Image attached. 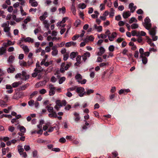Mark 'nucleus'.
Listing matches in <instances>:
<instances>
[{
  "mask_svg": "<svg viewBox=\"0 0 158 158\" xmlns=\"http://www.w3.org/2000/svg\"><path fill=\"white\" fill-rule=\"evenodd\" d=\"M90 54L89 52H87L85 53L83 56L82 57H83V59L84 62H85L87 59V57H89L90 56Z\"/></svg>",
  "mask_w": 158,
  "mask_h": 158,
  "instance_id": "20e7f679",
  "label": "nucleus"
},
{
  "mask_svg": "<svg viewBox=\"0 0 158 158\" xmlns=\"http://www.w3.org/2000/svg\"><path fill=\"white\" fill-rule=\"evenodd\" d=\"M71 63H69L67 64L64 67L65 70H67L71 66Z\"/></svg>",
  "mask_w": 158,
  "mask_h": 158,
  "instance_id": "c03bdc74",
  "label": "nucleus"
},
{
  "mask_svg": "<svg viewBox=\"0 0 158 158\" xmlns=\"http://www.w3.org/2000/svg\"><path fill=\"white\" fill-rule=\"evenodd\" d=\"M23 96V94L22 93H15L13 97V98L16 100H18L19 98H21Z\"/></svg>",
  "mask_w": 158,
  "mask_h": 158,
  "instance_id": "7ed1b4c3",
  "label": "nucleus"
},
{
  "mask_svg": "<svg viewBox=\"0 0 158 158\" xmlns=\"http://www.w3.org/2000/svg\"><path fill=\"white\" fill-rule=\"evenodd\" d=\"M34 103V101L33 100H31L28 102V104L30 106H33Z\"/></svg>",
  "mask_w": 158,
  "mask_h": 158,
  "instance_id": "e433bc0d",
  "label": "nucleus"
},
{
  "mask_svg": "<svg viewBox=\"0 0 158 158\" xmlns=\"http://www.w3.org/2000/svg\"><path fill=\"white\" fill-rule=\"evenodd\" d=\"M65 78L64 77H61L60 79L59 82V84H61L63 82L65 81Z\"/></svg>",
  "mask_w": 158,
  "mask_h": 158,
  "instance_id": "2f4dec72",
  "label": "nucleus"
},
{
  "mask_svg": "<svg viewBox=\"0 0 158 158\" xmlns=\"http://www.w3.org/2000/svg\"><path fill=\"white\" fill-rule=\"evenodd\" d=\"M15 70V69L12 66V65H10V67L8 68L7 69V71L8 73H12Z\"/></svg>",
  "mask_w": 158,
  "mask_h": 158,
  "instance_id": "dca6fc26",
  "label": "nucleus"
},
{
  "mask_svg": "<svg viewBox=\"0 0 158 158\" xmlns=\"http://www.w3.org/2000/svg\"><path fill=\"white\" fill-rule=\"evenodd\" d=\"M156 28L157 27L156 26L151 28L149 30L150 35L152 36H154L155 35L156 31Z\"/></svg>",
  "mask_w": 158,
  "mask_h": 158,
  "instance_id": "f03ea898",
  "label": "nucleus"
},
{
  "mask_svg": "<svg viewBox=\"0 0 158 158\" xmlns=\"http://www.w3.org/2000/svg\"><path fill=\"white\" fill-rule=\"evenodd\" d=\"M50 80L51 81L53 82H55L56 81V79L55 77L52 76L51 77Z\"/></svg>",
  "mask_w": 158,
  "mask_h": 158,
  "instance_id": "0e129e2a",
  "label": "nucleus"
},
{
  "mask_svg": "<svg viewBox=\"0 0 158 158\" xmlns=\"http://www.w3.org/2000/svg\"><path fill=\"white\" fill-rule=\"evenodd\" d=\"M68 17H64L63 18L62 20L60 22V23H64L66 20L68 19Z\"/></svg>",
  "mask_w": 158,
  "mask_h": 158,
  "instance_id": "ea45409f",
  "label": "nucleus"
},
{
  "mask_svg": "<svg viewBox=\"0 0 158 158\" xmlns=\"http://www.w3.org/2000/svg\"><path fill=\"white\" fill-rule=\"evenodd\" d=\"M31 5L32 6L36 7L38 5V3L37 2H34L31 3Z\"/></svg>",
  "mask_w": 158,
  "mask_h": 158,
  "instance_id": "5fc2aeb1",
  "label": "nucleus"
},
{
  "mask_svg": "<svg viewBox=\"0 0 158 158\" xmlns=\"http://www.w3.org/2000/svg\"><path fill=\"white\" fill-rule=\"evenodd\" d=\"M125 23L123 21H120L118 23V25L119 26H122L125 24Z\"/></svg>",
  "mask_w": 158,
  "mask_h": 158,
  "instance_id": "680f3d73",
  "label": "nucleus"
},
{
  "mask_svg": "<svg viewBox=\"0 0 158 158\" xmlns=\"http://www.w3.org/2000/svg\"><path fill=\"white\" fill-rule=\"evenodd\" d=\"M29 85L30 84L29 83H27L23 85L20 86V87L17 88V89L18 91L24 90L29 86Z\"/></svg>",
  "mask_w": 158,
  "mask_h": 158,
  "instance_id": "39448f33",
  "label": "nucleus"
},
{
  "mask_svg": "<svg viewBox=\"0 0 158 158\" xmlns=\"http://www.w3.org/2000/svg\"><path fill=\"white\" fill-rule=\"evenodd\" d=\"M85 89L84 88L79 87L77 88L76 92L78 93H82L85 91Z\"/></svg>",
  "mask_w": 158,
  "mask_h": 158,
  "instance_id": "4468645a",
  "label": "nucleus"
},
{
  "mask_svg": "<svg viewBox=\"0 0 158 158\" xmlns=\"http://www.w3.org/2000/svg\"><path fill=\"white\" fill-rule=\"evenodd\" d=\"M131 15L129 11L124 12L123 13V16L124 19L127 18Z\"/></svg>",
  "mask_w": 158,
  "mask_h": 158,
  "instance_id": "0eeeda50",
  "label": "nucleus"
},
{
  "mask_svg": "<svg viewBox=\"0 0 158 158\" xmlns=\"http://www.w3.org/2000/svg\"><path fill=\"white\" fill-rule=\"evenodd\" d=\"M2 47L3 48H6L9 46L8 43L7 42V43L4 42L3 43V44H2Z\"/></svg>",
  "mask_w": 158,
  "mask_h": 158,
  "instance_id": "bf43d9fd",
  "label": "nucleus"
},
{
  "mask_svg": "<svg viewBox=\"0 0 158 158\" xmlns=\"http://www.w3.org/2000/svg\"><path fill=\"white\" fill-rule=\"evenodd\" d=\"M22 83V82L20 81H19L13 83L11 85L12 87L16 88L18 87L19 85H21Z\"/></svg>",
  "mask_w": 158,
  "mask_h": 158,
  "instance_id": "f3484780",
  "label": "nucleus"
},
{
  "mask_svg": "<svg viewBox=\"0 0 158 158\" xmlns=\"http://www.w3.org/2000/svg\"><path fill=\"white\" fill-rule=\"evenodd\" d=\"M137 21V20L134 17L131 18L129 21V23L131 24L133 22H136Z\"/></svg>",
  "mask_w": 158,
  "mask_h": 158,
  "instance_id": "7c9ffc66",
  "label": "nucleus"
},
{
  "mask_svg": "<svg viewBox=\"0 0 158 158\" xmlns=\"http://www.w3.org/2000/svg\"><path fill=\"white\" fill-rule=\"evenodd\" d=\"M46 92V91L45 89H42L40 91V93L41 94H44Z\"/></svg>",
  "mask_w": 158,
  "mask_h": 158,
  "instance_id": "13d9d810",
  "label": "nucleus"
},
{
  "mask_svg": "<svg viewBox=\"0 0 158 158\" xmlns=\"http://www.w3.org/2000/svg\"><path fill=\"white\" fill-rule=\"evenodd\" d=\"M69 57L68 54L66 53L64 55L63 60L64 61L66 60Z\"/></svg>",
  "mask_w": 158,
  "mask_h": 158,
  "instance_id": "58836bf2",
  "label": "nucleus"
},
{
  "mask_svg": "<svg viewBox=\"0 0 158 158\" xmlns=\"http://www.w3.org/2000/svg\"><path fill=\"white\" fill-rule=\"evenodd\" d=\"M146 33L145 32L143 31H139L138 32L137 35V36H144L146 35Z\"/></svg>",
  "mask_w": 158,
  "mask_h": 158,
  "instance_id": "b1692460",
  "label": "nucleus"
},
{
  "mask_svg": "<svg viewBox=\"0 0 158 158\" xmlns=\"http://www.w3.org/2000/svg\"><path fill=\"white\" fill-rule=\"evenodd\" d=\"M14 50V48L13 47H9L8 49V51L10 52L13 51Z\"/></svg>",
  "mask_w": 158,
  "mask_h": 158,
  "instance_id": "69168bd1",
  "label": "nucleus"
},
{
  "mask_svg": "<svg viewBox=\"0 0 158 158\" xmlns=\"http://www.w3.org/2000/svg\"><path fill=\"white\" fill-rule=\"evenodd\" d=\"M21 66L26 67L28 65L27 63L25 61H23L20 64Z\"/></svg>",
  "mask_w": 158,
  "mask_h": 158,
  "instance_id": "3c124183",
  "label": "nucleus"
},
{
  "mask_svg": "<svg viewBox=\"0 0 158 158\" xmlns=\"http://www.w3.org/2000/svg\"><path fill=\"white\" fill-rule=\"evenodd\" d=\"M74 115L75 117L74 118V120L75 122H78L80 120V117L79 114L76 112H75L74 113Z\"/></svg>",
  "mask_w": 158,
  "mask_h": 158,
  "instance_id": "6e6552de",
  "label": "nucleus"
},
{
  "mask_svg": "<svg viewBox=\"0 0 158 158\" xmlns=\"http://www.w3.org/2000/svg\"><path fill=\"white\" fill-rule=\"evenodd\" d=\"M136 13L138 14H143V12L142 9H139L137 10Z\"/></svg>",
  "mask_w": 158,
  "mask_h": 158,
  "instance_id": "4d7b16f0",
  "label": "nucleus"
},
{
  "mask_svg": "<svg viewBox=\"0 0 158 158\" xmlns=\"http://www.w3.org/2000/svg\"><path fill=\"white\" fill-rule=\"evenodd\" d=\"M33 63L34 61L32 58L29 59V60L27 62L28 66H30L33 64Z\"/></svg>",
  "mask_w": 158,
  "mask_h": 158,
  "instance_id": "bb28decb",
  "label": "nucleus"
},
{
  "mask_svg": "<svg viewBox=\"0 0 158 158\" xmlns=\"http://www.w3.org/2000/svg\"><path fill=\"white\" fill-rule=\"evenodd\" d=\"M79 7L81 8L82 9H84L86 7V5L85 4L83 3L79 5Z\"/></svg>",
  "mask_w": 158,
  "mask_h": 158,
  "instance_id": "a18cd8bd",
  "label": "nucleus"
},
{
  "mask_svg": "<svg viewBox=\"0 0 158 158\" xmlns=\"http://www.w3.org/2000/svg\"><path fill=\"white\" fill-rule=\"evenodd\" d=\"M56 104L57 105L59 106H62V103L60 100H57L56 101Z\"/></svg>",
  "mask_w": 158,
  "mask_h": 158,
  "instance_id": "c9c22d12",
  "label": "nucleus"
},
{
  "mask_svg": "<svg viewBox=\"0 0 158 158\" xmlns=\"http://www.w3.org/2000/svg\"><path fill=\"white\" fill-rule=\"evenodd\" d=\"M24 148L25 150L27 151L30 149V148L29 145H25L24 146Z\"/></svg>",
  "mask_w": 158,
  "mask_h": 158,
  "instance_id": "6e6d98bb",
  "label": "nucleus"
},
{
  "mask_svg": "<svg viewBox=\"0 0 158 158\" xmlns=\"http://www.w3.org/2000/svg\"><path fill=\"white\" fill-rule=\"evenodd\" d=\"M99 49L100 51L98 52L97 55L101 56L105 52V49L102 47H101Z\"/></svg>",
  "mask_w": 158,
  "mask_h": 158,
  "instance_id": "9b49d317",
  "label": "nucleus"
},
{
  "mask_svg": "<svg viewBox=\"0 0 158 158\" xmlns=\"http://www.w3.org/2000/svg\"><path fill=\"white\" fill-rule=\"evenodd\" d=\"M67 93L66 94V95L69 97H71L73 95L70 92V91H69V90H67Z\"/></svg>",
  "mask_w": 158,
  "mask_h": 158,
  "instance_id": "603ef678",
  "label": "nucleus"
},
{
  "mask_svg": "<svg viewBox=\"0 0 158 158\" xmlns=\"http://www.w3.org/2000/svg\"><path fill=\"white\" fill-rule=\"evenodd\" d=\"M48 116L51 118L53 117L56 118L57 117L56 113L55 111L49 114H48Z\"/></svg>",
  "mask_w": 158,
  "mask_h": 158,
  "instance_id": "aec40b11",
  "label": "nucleus"
},
{
  "mask_svg": "<svg viewBox=\"0 0 158 158\" xmlns=\"http://www.w3.org/2000/svg\"><path fill=\"white\" fill-rule=\"evenodd\" d=\"M71 10L72 12L73 13L74 15H75L76 13V8L75 7V4L72 3L71 7Z\"/></svg>",
  "mask_w": 158,
  "mask_h": 158,
  "instance_id": "4be33fe9",
  "label": "nucleus"
},
{
  "mask_svg": "<svg viewBox=\"0 0 158 158\" xmlns=\"http://www.w3.org/2000/svg\"><path fill=\"white\" fill-rule=\"evenodd\" d=\"M17 128L20 130V131L23 133H24L26 131V128L23 126H20V125H18Z\"/></svg>",
  "mask_w": 158,
  "mask_h": 158,
  "instance_id": "f8f14e48",
  "label": "nucleus"
},
{
  "mask_svg": "<svg viewBox=\"0 0 158 158\" xmlns=\"http://www.w3.org/2000/svg\"><path fill=\"white\" fill-rule=\"evenodd\" d=\"M22 48L25 54L28 53L29 52V50L27 46H23Z\"/></svg>",
  "mask_w": 158,
  "mask_h": 158,
  "instance_id": "5701e85b",
  "label": "nucleus"
},
{
  "mask_svg": "<svg viewBox=\"0 0 158 158\" xmlns=\"http://www.w3.org/2000/svg\"><path fill=\"white\" fill-rule=\"evenodd\" d=\"M46 108L47 109L49 113H51L54 112L53 107L49 106H46Z\"/></svg>",
  "mask_w": 158,
  "mask_h": 158,
  "instance_id": "393cba45",
  "label": "nucleus"
},
{
  "mask_svg": "<svg viewBox=\"0 0 158 158\" xmlns=\"http://www.w3.org/2000/svg\"><path fill=\"white\" fill-rule=\"evenodd\" d=\"M22 39V41H24L25 42H28L33 43L34 42L33 39L29 37H27L26 38L23 37Z\"/></svg>",
  "mask_w": 158,
  "mask_h": 158,
  "instance_id": "423d86ee",
  "label": "nucleus"
},
{
  "mask_svg": "<svg viewBox=\"0 0 158 158\" xmlns=\"http://www.w3.org/2000/svg\"><path fill=\"white\" fill-rule=\"evenodd\" d=\"M36 67L39 69H40L41 70H42V72L44 71V69L42 68V67L40 65V62L39 61H38L36 64Z\"/></svg>",
  "mask_w": 158,
  "mask_h": 158,
  "instance_id": "c85d7f7f",
  "label": "nucleus"
},
{
  "mask_svg": "<svg viewBox=\"0 0 158 158\" xmlns=\"http://www.w3.org/2000/svg\"><path fill=\"white\" fill-rule=\"evenodd\" d=\"M76 53L74 52H72L70 54V57L71 59H73V58H75L76 57Z\"/></svg>",
  "mask_w": 158,
  "mask_h": 158,
  "instance_id": "72a5a7b5",
  "label": "nucleus"
},
{
  "mask_svg": "<svg viewBox=\"0 0 158 158\" xmlns=\"http://www.w3.org/2000/svg\"><path fill=\"white\" fill-rule=\"evenodd\" d=\"M80 37L79 35H75L72 37V40H75L78 39Z\"/></svg>",
  "mask_w": 158,
  "mask_h": 158,
  "instance_id": "79ce46f5",
  "label": "nucleus"
},
{
  "mask_svg": "<svg viewBox=\"0 0 158 158\" xmlns=\"http://www.w3.org/2000/svg\"><path fill=\"white\" fill-rule=\"evenodd\" d=\"M94 37L92 35H87L86 36V38L84 40V41L85 42H88V40L93 41H94Z\"/></svg>",
  "mask_w": 158,
  "mask_h": 158,
  "instance_id": "1a4fd4ad",
  "label": "nucleus"
},
{
  "mask_svg": "<svg viewBox=\"0 0 158 158\" xmlns=\"http://www.w3.org/2000/svg\"><path fill=\"white\" fill-rule=\"evenodd\" d=\"M112 154L113 155V156L114 157H116L118 155V154L116 151L112 152Z\"/></svg>",
  "mask_w": 158,
  "mask_h": 158,
  "instance_id": "e2e57ef3",
  "label": "nucleus"
},
{
  "mask_svg": "<svg viewBox=\"0 0 158 158\" xmlns=\"http://www.w3.org/2000/svg\"><path fill=\"white\" fill-rule=\"evenodd\" d=\"M6 52V49L3 47L0 48V55L5 54Z\"/></svg>",
  "mask_w": 158,
  "mask_h": 158,
  "instance_id": "ddd939ff",
  "label": "nucleus"
},
{
  "mask_svg": "<svg viewBox=\"0 0 158 158\" xmlns=\"http://www.w3.org/2000/svg\"><path fill=\"white\" fill-rule=\"evenodd\" d=\"M66 139L64 137H62L60 139L59 142L61 143H64L66 142Z\"/></svg>",
  "mask_w": 158,
  "mask_h": 158,
  "instance_id": "37998d69",
  "label": "nucleus"
},
{
  "mask_svg": "<svg viewBox=\"0 0 158 158\" xmlns=\"http://www.w3.org/2000/svg\"><path fill=\"white\" fill-rule=\"evenodd\" d=\"M75 78L77 80V81L79 82H80V81L82 79V76L80 74H77L76 75Z\"/></svg>",
  "mask_w": 158,
  "mask_h": 158,
  "instance_id": "412c9836",
  "label": "nucleus"
},
{
  "mask_svg": "<svg viewBox=\"0 0 158 158\" xmlns=\"http://www.w3.org/2000/svg\"><path fill=\"white\" fill-rule=\"evenodd\" d=\"M131 27L132 29H134L137 28L138 27V25L136 23H133L131 25Z\"/></svg>",
  "mask_w": 158,
  "mask_h": 158,
  "instance_id": "c756f323",
  "label": "nucleus"
},
{
  "mask_svg": "<svg viewBox=\"0 0 158 158\" xmlns=\"http://www.w3.org/2000/svg\"><path fill=\"white\" fill-rule=\"evenodd\" d=\"M50 90L49 91V95L50 96L53 95L55 94V90L56 89H49Z\"/></svg>",
  "mask_w": 158,
  "mask_h": 158,
  "instance_id": "a878e982",
  "label": "nucleus"
},
{
  "mask_svg": "<svg viewBox=\"0 0 158 158\" xmlns=\"http://www.w3.org/2000/svg\"><path fill=\"white\" fill-rule=\"evenodd\" d=\"M15 58L14 56L11 55L10 56L8 59V61L10 64H12Z\"/></svg>",
  "mask_w": 158,
  "mask_h": 158,
  "instance_id": "6ab92c4d",
  "label": "nucleus"
},
{
  "mask_svg": "<svg viewBox=\"0 0 158 158\" xmlns=\"http://www.w3.org/2000/svg\"><path fill=\"white\" fill-rule=\"evenodd\" d=\"M58 52L57 50L53 51L52 52V54L53 56H56L58 54Z\"/></svg>",
  "mask_w": 158,
  "mask_h": 158,
  "instance_id": "49530a36",
  "label": "nucleus"
},
{
  "mask_svg": "<svg viewBox=\"0 0 158 158\" xmlns=\"http://www.w3.org/2000/svg\"><path fill=\"white\" fill-rule=\"evenodd\" d=\"M81 56L80 55H78L77 56L76 58V60L77 62H81Z\"/></svg>",
  "mask_w": 158,
  "mask_h": 158,
  "instance_id": "052dcab7",
  "label": "nucleus"
},
{
  "mask_svg": "<svg viewBox=\"0 0 158 158\" xmlns=\"http://www.w3.org/2000/svg\"><path fill=\"white\" fill-rule=\"evenodd\" d=\"M114 48V46L113 45H110L109 48V50L110 52H113Z\"/></svg>",
  "mask_w": 158,
  "mask_h": 158,
  "instance_id": "a19ab883",
  "label": "nucleus"
},
{
  "mask_svg": "<svg viewBox=\"0 0 158 158\" xmlns=\"http://www.w3.org/2000/svg\"><path fill=\"white\" fill-rule=\"evenodd\" d=\"M77 88V86H75L73 87H70L67 89V90L70 91H73L75 90Z\"/></svg>",
  "mask_w": 158,
  "mask_h": 158,
  "instance_id": "864d4df0",
  "label": "nucleus"
},
{
  "mask_svg": "<svg viewBox=\"0 0 158 158\" xmlns=\"http://www.w3.org/2000/svg\"><path fill=\"white\" fill-rule=\"evenodd\" d=\"M15 129V127L13 126H9L8 128V130L11 132H13Z\"/></svg>",
  "mask_w": 158,
  "mask_h": 158,
  "instance_id": "8fccbe9b",
  "label": "nucleus"
},
{
  "mask_svg": "<svg viewBox=\"0 0 158 158\" xmlns=\"http://www.w3.org/2000/svg\"><path fill=\"white\" fill-rule=\"evenodd\" d=\"M139 53L138 51H136L135 52V54H134V57L135 58H138L139 56Z\"/></svg>",
  "mask_w": 158,
  "mask_h": 158,
  "instance_id": "774afa93",
  "label": "nucleus"
},
{
  "mask_svg": "<svg viewBox=\"0 0 158 158\" xmlns=\"http://www.w3.org/2000/svg\"><path fill=\"white\" fill-rule=\"evenodd\" d=\"M87 95H89L91 94L94 92V90L92 89H87Z\"/></svg>",
  "mask_w": 158,
  "mask_h": 158,
  "instance_id": "473e14b6",
  "label": "nucleus"
},
{
  "mask_svg": "<svg viewBox=\"0 0 158 158\" xmlns=\"http://www.w3.org/2000/svg\"><path fill=\"white\" fill-rule=\"evenodd\" d=\"M21 75L23 77H24V79L25 81L28 79L29 78V75L27 74V73L24 71H23L22 72Z\"/></svg>",
  "mask_w": 158,
  "mask_h": 158,
  "instance_id": "2eb2a0df",
  "label": "nucleus"
},
{
  "mask_svg": "<svg viewBox=\"0 0 158 158\" xmlns=\"http://www.w3.org/2000/svg\"><path fill=\"white\" fill-rule=\"evenodd\" d=\"M4 30L5 32H8L10 30V28L9 27H5L4 28Z\"/></svg>",
  "mask_w": 158,
  "mask_h": 158,
  "instance_id": "338daca9",
  "label": "nucleus"
},
{
  "mask_svg": "<svg viewBox=\"0 0 158 158\" xmlns=\"http://www.w3.org/2000/svg\"><path fill=\"white\" fill-rule=\"evenodd\" d=\"M144 23H143V24L145 28L147 30H149L151 27L152 25L150 23L151 20L148 17H146L144 19Z\"/></svg>",
  "mask_w": 158,
  "mask_h": 158,
  "instance_id": "f257e3e1",
  "label": "nucleus"
},
{
  "mask_svg": "<svg viewBox=\"0 0 158 158\" xmlns=\"http://www.w3.org/2000/svg\"><path fill=\"white\" fill-rule=\"evenodd\" d=\"M78 95L80 97H82L84 95H87V91H86V92H85L84 91V92H82V93H80Z\"/></svg>",
  "mask_w": 158,
  "mask_h": 158,
  "instance_id": "4c0bfd02",
  "label": "nucleus"
},
{
  "mask_svg": "<svg viewBox=\"0 0 158 158\" xmlns=\"http://www.w3.org/2000/svg\"><path fill=\"white\" fill-rule=\"evenodd\" d=\"M31 20V19L30 17L28 16L26 19H25L23 21L24 23L25 24H26L28 22H29Z\"/></svg>",
  "mask_w": 158,
  "mask_h": 158,
  "instance_id": "f704fd0d",
  "label": "nucleus"
},
{
  "mask_svg": "<svg viewBox=\"0 0 158 158\" xmlns=\"http://www.w3.org/2000/svg\"><path fill=\"white\" fill-rule=\"evenodd\" d=\"M38 93V92L37 91L33 92L30 95V98H32L34 96L37 94Z\"/></svg>",
  "mask_w": 158,
  "mask_h": 158,
  "instance_id": "de8ad7c7",
  "label": "nucleus"
},
{
  "mask_svg": "<svg viewBox=\"0 0 158 158\" xmlns=\"http://www.w3.org/2000/svg\"><path fill=\"white\" fill-rule=\"evenodd\" d=\"M117 35V33L115 32H113L112 33L111 36L110 35L108 36L109 40L110 41H112L114 40V38Z\"/></svg>",
  "mask_w": 158,
  "mask_h": 158,
  "instance_id": "9d476101",
  "label": "nucleus"
},
{
  "mask_svg": "<svg viewBox=\"0 0 158 158\" xmlns=\"http://www.w3.org/2000/svg\"><path fill=\"white\" fill-rule=\"evenodd\" d=\"M6 102L3 100H0V105H1L2 107H4L5 106H6L7 104H6Z\"/></svg>",
  "mask_w": 158,
  "mask_h": 158,
  "instance_id": "cd10ccee",
  "label": "nucleus"
},
{
  "mask_svg": "<svg viewBox=\"0 0 158 158\" xmlns=\"http://www.w3.org/2000/svg\"><path fill=\"white\" fill-rule=\"evenodd\" d=\"M140 58H142V61L143 64H146L147 63L148 61L147 58L144 56H140Z\"/></svg>",
  "mask_w": 158,
  "mask_h": 158,
  "instance_id": "a211bd4d",
  "label": "nucleus"
},
{
  "mask_svg": "<svg viewBox=\"0 0 158 158\" xmlns=\"http://www.w3.org/2000/svg\"><path fill=\"white\" fill-rule=\"evenodd\" d=\"M139 52L140 54V56H143L144 53L143 49L142 48H140L139 49Z\"/></svg>",
  "mask_w": 158,
  "mask_h": 158,
  "instance_id": "09e8293b",
  "label": "nucleus"
}]
</instances>
